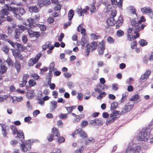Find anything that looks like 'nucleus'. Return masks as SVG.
Masks as SVG:
<instances>
[{"instance_id":"55","label":"nucleus","mask_w":153,"mask_h":153,"mask_svg":"<svg viewBox=\"0 0 153 153\" xmlns=\"http://www.w3.org/2000/svg\"><path fill=\"white\" fill-rule=\"evenodd\" d=\"M137 42L136 40H134L133 42H132L131 45V47L132 49H134L135 47H136L137 45Z\"/></svg>"},{"instance_id":"4","label":"nucleus","mask_w":153,"mask_h":153,"mask_svg":"<svg viewBox=\"0 0 153 153\" xmlns=\"http://www.w3.org/2000/svg\"><path fill=\"white\" fill-rule=\"evenodd\" d=\"M105 48V41L102 40L101 42H99L97 49L98 53L101 56L103 54Z\"/></svg>"},{"instance_id":"46","label":"nucleus","mask_w":153,"mask_h":153,"mask_svg":"<svg viewBox=\"0 0 153 153\" xmlns=\"http://www.w3.org/2000/svg\"><path fill=\"white\" fill-rule=\"evenodd\" d=\"M116 35L119 37H121L124 35V32L122 30H119L117 31Z\"/></svg>"},{"instance_id":"38","label":"nucleus","mask_w":153,"mask_h":153,"mask_svg":"<svg viewBox=\"0 0 153 153\" xmlns=\"http://www.w3.org/2000/svg\"><path fill=\"white\" fill-rule=\"evenodd\" d=\"M31 77L34 79H33L35 80H38L40 78V76L37 74L35 73H33L31 75Z\"/></svg>"},{"instance_id":"29","label":"nucleus","mask_w":153,"mask_h":153,"mask_svg":"<svg viewBox=\"0 0 153 153\" xmlns=\"http://www.w3.org/2000/svg\"><path fill=\"white\" fill-rule=\"evenodd\" d=\"M17 135L16 137V138L18 137L21 140H23L24 139V133L22 131L19 130L17 134Z\"/></svg>"},{"instance_id":"25","label":"nucleus","mask_w":153,"mask_h":153,"mask_svg":"<svg viewBox=\"0 0 153 153\" xmlns=\"http://www.w3.org/2000/svg\"><path fill=\"white\" fill-rule=\"evenodd\" d=\"M29 11L32 13H38L39 10L36 6H30L29 7Z\"/></svg>"},{"instance_id":"15","label":"nucleus","mask_w":153,"mask_h":153,"mask_svg":"<svg viewBox=\"0 0 153 153\" xmlns=\"http://www.w3.org/2000/svg\"><path fill=\"white\" fill-rule=\"evenodd\" d=\"M1 132L2 135L4 137H6L9 132V129L7 128L5 125L1 126Z\"/></svg>"},{"instance_id":"19","label":"nucleus","mask_w":153,"mask_h":153,"mask_svg":"<svg viewBox=\"0 0 153 153\" xmlns=\"http://www.w3.org/2000/svg\"><path fill=\"white\" fill-rule=\"evenodd\" d=\"M110 117L107 120L106 123L107 125L110 124L113 122L116 119V116L114 117L113 114H111Z\"/></svg>"},{"instance_id":"11","label":"nucleus","mask_w":153,"mask_h":153,"mask_svg":"<svg viewBox=\"0 0 153 153\" xmlns=\"http://www.w3.org/2000/svg\"><path fill=\"white\" fill-rule=\"evenodd\" d=\"M151 73V71L150 70H147L144 74H142L140 77V79L144 80L148 79Z\"/></svg>"},{"instance_id":"41","label":"nucleus","mask_w":153,"mask_h":153,"mask_svg":"<svg viewBox=\"0 0 153 153\" xmlns=\"http://www.w3.org/2000/svg\"><path fill=\"white\" fill-rule=\"evenodd\" d=\"M76 12L79 16H83L84 15H82V9L81 7L77 8Z\"/></svg>"},{"instance_id":"48","label":"nucleus","mask_w":153,"mask_h":153,"mask_svg":"<svg viewBox=\"0 0 153 153\" xmlns=\"http://www.w3.org/2000/svg\"><path fill=\"white\" fill-rule=\"evenodd\" d=\"M68 113L63 114L61 113L59 115V117L60 119H66L68 117Z\"/></svg>"},{"instance_id":"54","label":"nucleus","mask_w":153,"mask_h":153,"mask_svg":"<svg viewBox=\"0 0 153 153\" xmlns=\"http://www.w3.org/2000/svg\"><path fill=\"white\" fill-rule=\"evenodd\" d=\"M139 98V95L138 94H136L132 96L130 99L131 101H136Z\"/></svg>"},{"instance_id":"57","label":"nucleus","mask_w":153,"mask_h":153,"mask_svg":"<svg viewBox=\"0 0 153 153\" xmlns=\"http://www.w3.org/2000/svg\"><path fill=\"white\" fill-rule=\"evenodd\" d=\"M29 76L28 74H25L23 75L22 77V80L25 81H27V79L29 78Z\"/></svg>"},{"instance_id":"13","label":"nucleus","mask_w":153,"mask_h":153,"mask_svg":"<svg viewBox=\"0 0 153 153\" xmlns=\"http://www.w3.org/2000/svg\"><path fill=\"white\" fill-rule=\"evenodd\" d=\"M142 12L143 14H146L153 12V10L151 8L149 7H144L141 9Z\"/></svg>"},{"instance_id":"58","label":"nucleus","mask_w":153,"mask_h":153,"mask_svg":"<svg viewBox=\"0 0 153 153\" xmlns=\"http://www.w3.org/2000/svg\"><path fill=\"white\" fill-rule=\"evenodd\" d=\"M107 41L110 44H113L114 42V39L111 36H109L107 38Z\"/></svg>"},{"instance_id":"42","label":"nucleus","mask_w":153,"mask_h":153,"mask_svg":"<svg viewBox=\"0 0 153 153\" xmlns=\"http://www.w3.org/2000/svg\"><path fill=\"white\" fill-rule=\"evenodd\" d=\"M91 37L94 40H97L101 38V36L100 35H96L95 33L91 34Z\"/></svg>"},{"instance_id":"20","label":"nucleus","mask_w":153,"mask_h":153,"mask_svg":"<svg viewBox=\"0 0 153 153\" xmlns=\"http://www.w3.org/2000/svg\"><path fill=\"white\" fill-rule=\"evenodd\" d=\"M123 21V20L122 17H120L119 18L118 20L117 21L116 25V29L119 28L122 25Z\"/></svg>"},{"instance_id":"61","label":"nucleus","mask_w":153,"mask_h":153,"mask_svg":"<svg viewBox=\"0 0 153 153\" xmlns=\"http://www.w3.org/2000/svg\"><path fill=\"white\" fill-rule=\"evenodd\" d=\"M88 123L87 120H83L81 123V126L83 127L87 126L88 125Z\"/></svg>"},{"instance_id":"30","label":"nucleus","mask_w":153,"mask_h":153,"mask_svg":"<svg viewBox=\"0 0 153 153\" xmlns=\"http://www.w3.org/2000/svg\"><path fill=\"white\" fill-rule=\"evenodd\" d=\"M97 45L98 44L97 42L93 41L91 43L90 45L92 51L95 50L97 49Z\"/></svg>"},{"instance_id":"53","label":"nucleus","mask_w":153,"mask_h":153,"mask_svg":"<svg viewBox=\"0 0 153 153\" xmlns=\"http://www.w3.org/2000/svg\"><path fill=\"white\" fill-rule=\"evenodd\" d=\"M57 139V142L59 143H63L65 141V139L62 136H59Z\"/></svg>"},{"instance_id":"34","label":"nucleus","mask_w":153,"mask_h":153,"mask_svg":"<svg viewBox=\"0 0 153 153\" xmlns=\"http://www.w3.org/2000/svg\"><path fill=\"white\" fill-rule=\"evenodd\" d=\"M6 62L8 66L13 67V66L14 63L11 59L8 57L6 60Z\"/></svg>"},{"instance_id":"5","label":"nucleus","mask_w":153,"mask_h":153,"mask_svg":"<svg viewBox=\"0 0 153 153\" xmlns=\"http://www.w3.org/2000/svg\"><path fill=\"white\" fill-rule=\"evenodd\" d=\"M22 150L23 152H26L29 151L31 149V144L29 143H22L21 145Z\"/></svg>"},{"instance_id":"35","label":"nucleus","mask_w":153,"mask_h":153,"mask_svg":"<svg viewBox=\"0 0 153 153\" xmlns=\"http://www.w3.org/2000/svg\"><path fill=\"white\" fill-rule=\"evenodd\" d=\"M8 10L7 8L6 9L5 8L2 9L0 11V13L1 15V16H7L8 14Z\"/></svg>"},{"instance_id":"39","label":"nucleus","mask_w":153,"mask_h":153,"mask_svg":"<svg viewBox=\"0 0 153 153\" xmlns=\"http://www.w3.org/2000/svg\"><path fill=\"white\" fill-rule=\"evenodd\" d=\"M84 149L83 146H81L78 147V149L75 151V153H82Z\"/></svg>"},{"instance_id":"40","label":"nucleus","mask_w":153,"mask_h":153,"mask_svg":"<svg viewBox=\"0 0 153 153\" xmlns=\"http://www.w3.org/2000/svg\"><path fill=\"white\" fill-rule=\"evenodd\" d=\"M51 45V43L49 42H46L45 44L42 46L43 51H45L47 48H48Z\"/></svg>"},{"instance_id":"12","label":"nucleus","mask_w":153,"mask_h":153,"mask_svg":"<svg viewBox=\"0 0 153 153\" xmlns=\"http://www.w3.org/2000/svg\"><path fill=\"white\" fill-rule=\"evenodd\" d=\"M133 105L130 104L129 103L126 104L124 108H123L121 111L123 113H126L129 111L133 107Z\"/></svg>"},{"instance_id":"8","label":"nucleus","mask_w":153,"mask_h":153,"mask_svg":"<svg viewBox=\"0 0 153 153\" xmlns=\"http://www.w3.org/2000/svg\"><path fill=\"white\" fill-rule=\"evenodd\" d=\"M12 47L15 48H18L19 49H22L23 46L18 42L14 43L9 38L7 41Z\"/></svg>"},{"instance_id":"17","label":"nucleus","mask_w":153,"mask_h":153,"mask_svg":"<svg viewBox=\"0 0 153 153\" xmlns=\"http://www.w3.org/2000/svg\"><path fill=\"white\" fill-rule=\"evenodd\" d=\"M12 1H11L10 3H7V4H5L4 5L5 7L9 11H12L14 13H16V11H17V9L15 7H9V5L13 4Z\"/></svg>"},{"instance_id":"23","label":"nucleus","mask_w":153,"mask_h":153,"mask_svg":"<svg viewBox=\"0 0 153 153\" xmlns=\"http://www.w3.org/2000/svg\"><path fill=\"white\" fill-rule=\"evenodd\" d=\"M94 1H93V4L90 5V10L91 14H93L94 13L96 10V7L95 6V2L96 1L95 0H94Z\"/></svg>"},{"instance_id":"60","label":"nucleus","mask_w":153,"mask_h":153,"mask_svg":"<svg viewBox=\"0 0 153 153\" xmlns=\"http://www.w3.org/2000/svg\"><path fill=\"white\" fill-rule=\"evenodd\" d=\"M33 33V37H35L36 38H38L40 35V33L39 32L34 31Z\"/></svg>"},{"instance_id":"18","label":"nucleus","mask_w":153,"mask_h":153,"mask_svg":"<svg viewBox=\"0 0 153 153\" xmlns=\"http://www.w3.org/2000/svg\"><path fill=\"white\" fill-rule=\"evenodd\" d=\"M105 88L101 84L97 85L95 88H94V90L95 92L98 93H101L102 92L101 90H104Z\"/></svg>"},{"instance_id":"9","label":"nucleus","mask_w":153,"mask_h":153,"mask_svg":"<svg viewBox=\"0 0 153 153\" xmlns=\"http://www.w3.org/2000/svg\"><path fill=\"white\" fill-rule=\"evenodd\" d=\"M12 47L15 48H18L19 49H22L23 46L18 42L14 43L9 38L7 41Z\"/></svg>"},{"instance_id":"49","label":"nucleus","mask_w":153,"mask_h":153,"mask_svg":"<svg viewBox=\"0 0 153 153\" xmlns=\"http://www.w3.org/2000/svg\"><path fill=\"white\" fill-rule=\"evenodd\" d=\"M128 94H123L120 100L121 102H123L126 100V98Z\"/></svg>"},{"instance_id":"45","label":"nucleus","mask_w":153,"mask_h":153,"mask_svg":"<svg viewBox=\"0 0 153 153\" xmlns=\"http://www.w3.org/2000/svg\"><path fill=\"white\" fill-rule=\"evenodd\" d=\"M11 129L12 130H13L12 131V133L14 135L16 134H17L19 131L18 130L17 128L14 126H12Z\"/></svg>"},{"instance_id":"59","label":"nucleus","mask_w":153,"mask_h":153,"mask_svg":"<svg viewBox=\"0 0 153 153\" xmlns=\"http://www.w3.org/2000/svg\"><path fill=\"white\" fill-rule=\"evenodd\" d=\"M37 26H38L39 27L41 30L45 31L46 30V27L44 25L37 24Z\"/></svg>"},{"instance_id":"51","label":"nucleus","mask_w":153,"mask_h":153,"mask_svg":"<svg viewBox=\"0 0 153 153\" xmlns=\"http://www.w3.org/2000/svg\"><path fill=\"white\" fill-rule=\"evenodd\" d=\"M37 5L40 8L43 7L44 6L43 0H38Z\"/></svg>"},{"instance_id":"27","label":"nucleus","mask_w":153,"mask_h":153,"mask_svg":"<svg viewBox=\"0 0 153 153\" xmlns=\"http://www.w3.org/2000/svg\"><path fill=\"white\" fill-rule=\"evenodd\" d=\"M22 33L19 29L16 28L14 31V35L16 39H19V37L20 36V34Z\"/></svg>"},{"instance_id":"56","label":"nucleus","mask_w":153,"mask_h":153,"mask_svg":"<svg viewBox=\"0 0 153 153\" xmlns=\"http://www.w3.org/2000/svg\"><path fill=\"white\" fill-rule=\"evenodd\" d=\"M81 42V44L82 46H85L86 44L87 43V41L84 37L82 38Z\"/></svg>"},{"instance_id":"21","label":"nucleus","mask_w":153,"mask_h":153,"mask_svg":"<svg viewBox=\"0 0 153 153\" xmlns=\"http://www.w3.org/2000/svg\"><path fill=\"white\" fill-rule=\"evenodd\" d=\"M51 105L50 109L52 111H53L57 107V102L56 101H51L50 102Z\"/></svg>"},{"instance_id":"52","label":"nucleus","mask_w":153,"mask_h":153,"mask_svg":"<svg viewBox=\"0 0 153 153\" xmlns=\"http://www.w3.org/2000/svg\"><path fill=\"white\" fill-rule=\"evenodd\" d=\"M65 108L68 111V113H71L72 112L73 110L75 108V107L74 106H73L69 107H66Z\"/></svg>"},{"instance_id":"7","label":"nucleus","mask_w":153,"mask_h":153,"mask_svg":"<svg viewBox=\"0 0 153 153\" xmlns=\"http://www.w3.org/2000/svg\"><path fill=\"white\" fill-rule=\"evenodd\" d=\"M23 47L22 49H19L18 48H15L13 51V56L16 59H20L22 58V55L20 53V50L23 49Z\"/></svg>"},{"instance_id":"37","label":"nucleus","mask_w":153,"mask_h":153,"mask_svg":"<svg viewBox=\"0 0 153 153\" xmlns=\"http://www.w3.org/2000/svg\"><path fill=\"white\" fill-rule=\"evenodd\" d=\"M29 85L30 87H33L36 84V81L33 79H30L28 81Z\"/></svg>"},{"instance_id":"33","label":"nucleus","mask_w":153,"mask_h":153,"mask_svg":"<svg viewBox=\"0 0 153 153\" xmlns=\"http://www.w3.org/2000/svg\"><path fill=\"white\" fill-rule=\"evenodd\" d=\"M74 11L72 10H70L68 12V20H71L73 18L74 15Z\"/></svg>"},{"instance_id":"64","label":"nucleus","mask_w":153,"mask_h":153,"mask_svg":"<svg viewBox=\"0 0 153 153\" xmlns=\"http://www.w3.org/2000/svg\"><path fill=\"white\" fill-rule=\"evenodd\" d=\"M48 22L51 24L53 23L54 21V19L52 17H49L47 19Z\"/></svg>"},{"instance_id":"3","label":"nucleus","mask_w":153,"mask_h":153,"mask_svg":"<svg viewBox=\"0 0 153 153\" xmlns=\"http://www.w3.org/2000/svg\"><path fill=\"white\" fill-rule=\"evenodd\" d=\"M141 147L139 146H133L131 147H128L126 149V153H139L141 150Z\"/></svg>"},{"instance_id":"44","label":"nucleus","mask_w":153,"mask_h":153,"mask_svg":"<svg viewBox=\"0 0 153 153\" xmlns=\"http://www.w3.org/2000/svg\"><path fill=\"white\" fill-rule=\"evenodd\" d=\"M18 28H16V29H19L20 31L22 33L26 30V27L23 25H19L18 26Z\"/></svg>"},{"instance_id":"63","label":"nucleus","mask_w":153,"mask_h":153,"mask_svg":"<svg viewBox=\"0 0 153 153\" xmlns=\"http://www.w3.org/2000/svg\"><path fill=\"white\" fill-rule=\"evenodd\" d=\"M44 6H47L51 4L50 0H43Z\"/></svg>"},{"instance_id":"43","label":"nucleus","mask_w":153,"mask_h":153,"mask_svg":"<svg viewBox=\"0 0 153 153\" xmlns=\"http://www.w3.org/2000/svg\"><path fill=\"white\" fill-rule=\"evenodd\" d=\"M100 94L97 97V99H98L101 100L102 97H104L107 94L105 92H102L101 93H100Z\"/></svg>"},{"instance_id":"6","label":"nucleus","mask_w":153,"mask_h":153,"mask_svg":"<svg viewBox=\"0 0 153 153\" xmlns=\"http://www.w3.org/2000/svg\"><path fill=\"white\" fill-rule=\"evenodd\" d=\"M27 21L28 23L27 24L28 26L31 28L34 27L37 25L38 24L33 18H29L27 19Z\"/></svg>"},{"instance_id":"24","label":"nucleus","mask_w":153,"mask_h":153,"mask_svg":"<svg viewBox=\"0 0 153 153\" xmlns=\"http://www.w3.org/2000/svg\"><path fill=\"white\" fill-rule=\"evenodd\" d=\"M14 66L17 72H19L21 70V65L20 63L17 60H16L14 63Z\"/></svg>"},{"instance_id":"16","label":"nucleus","mask_w":153,"mask_h":153,"mask_svg":"<svg viewBox=\"0 0 153 153\" xmlns=\"http://www.w3.org/2000/svg\"><path fill=\"white\" fill-rule=\"evenodd\" d=\"M51 134L54 137H57L60 136V134L59 129L56 127L53 128L51 130Z\"/></svg>"},{"instance_id":"1","label":"nucleus","mask_w":153,"mask_h":153,"mask_svg":"<svg viewBox=\"0 0 153 153\" xmlns=\"http://www.w3.org/2000/svg\"><path fill=\"white\" fill-rule=\"evenodd\" d=\"M146 21V19L143 16L141 17L140 20L137 22L135 19H133L131 22V24L133 29L137 30L139 31L143 29L144 27L146 26V25L144 24L141 23L142 22H144Z\"/></svg>"},{"instance_id":"26","label":"nucleus","mask_w":153,"mask_h":153,"mask_svg":"<svg viewBox=\"0 0 153 153\" xmlns=\"http://www.w3.org/2000/svg\"><path fill=\"white\" fill-rule=\"evenodd\" d=\"M37 62L38 61L36 59V58H32L29 60L28 62V65L29 66H32Z\"/></svg>"},{"instance_id":"14","label":"nucleus","mask_w":153,"mask_h":153,"mask_svg":"<svg viewBox=\"0 0 153 153\" xmlns=\"http://www.w3.org/2000/svg\"><path fill=\"white\" fill-rule=\"evenodd\" d=\"M150 129L146 128L145 131H141L140 132L144 135V137L146 140L149 139V137L150 134Z\"/></svg>"},{"instance_id":"31","label":"nucleus","mask_w":153,"mask_h":153,"mask_svg":"<svg viewBox=\"0 0 153 153\" xmlns=\"http://www.w3.org/2000/svg\"><path fill=\"white\" fill-rule=\"evenodd\" d=\"M7 67L4 65H1L0 67V74H3L7 71Z\"/></svg>"},{"instance_id":"50","label":"nucleus","mask_w":153,"mask_h":153,"mask_svg":"<svg viewBox=\"0 0 153 153\" xmlns=\"http://www.w3.org/2000/svg\"><path fill=\"white\" fill-rule=\"evenodd\" d=\"M54 137L52 134H50L47 137V138L49 142H51L54 140Z\"/></svg>"},{"instance_id":"47","label":"nucleus","mask_w":153,"mask_h":153,"mask_svg":"<svg viewBox=\"0 0 153 153\" xmlns=\"http://www.w3.org/2000/svg\"><path fill=\"white\" fill-rule=\"evenodd\" d=\"M8 36L5 34H1L0 35V39L7 41L9 39Z\"/></svg>"},{"instance_id":"22","label":"nucleus","mask_w":153,"mask_h":153,"mask_svg":"<svg viewBox=\"0 0 153 153\" xmlns=\"http://www.w3.org/2000/svg\"><path fill=\"white\" fill-rule=\"evenodd\" d=\"M34 91L32 89L29 90L26 93V96L28 98H32L34 96Z\"/></svg>"},{"instance_id":"32","label":"nucleus","mask_w":153,"mask_h":153,"mask_svg":"<svg viewBox=\"0 0 153 153\" xmlns=\"http://www.w3.org/2000/svg\"><path fill=\"white\" fill-rule=\"evenodd\" d=\"M114 20L113 17H110L106 21L108 25V26L113 25L114 24Z\"/></svg>"},{"instance_id":"28","label":"nucleus","mask_w":153,"mask_h":153,"mask_svg":"<svg viewBox=\"0 0 153 153\" xmlns=\"http://www.w3.org/2000/svg\"><path fill=\"white\" fill-rule=\"evenodd\" d=\"M79 134L80 136L83 138H86L88 137L87 134L81 128H79Z\"/></svg>"},{"instance_id":"2","label":"nucleus","mask_w":153,"mask_h":153,"mask_svg":"<svg viewBox=\"0 0 153 153\" xmlns=\"http://www.w3.org/2000/svg\"><path fill=\"white\" fill-rule=\"evenodd\" d=\"M139 31L137 30L133 29L132 26V27H129L126 31V36L128 40L131 41L139 37L140 35L138 32Z\"/></svg>"},{"instance_id":"36","label":"nucleus","mask_w":153,"mask_h":153,"mask_svg":"<svg viewBox=\"0 0 153 153\" xmlns=\"http://www.w3.org/2000/svg\"><path fill=\"white\" fill-rule=\"evenodd\" d=\"M139 45L141 46H143L146 45L148 44L147 41L144 39H140L138 42Z\"/></svg>"},{"instance_id":"10","label":"nucleus","mask_w":153,"mask_h":153,"mask_svg":"<svg viewBox=\"0 0 153 153\" xmlns=\"http://www.w3.org/2000/svg\"><path fill=\"white\" fill-rule=\"evenodd\" d=\"M90 124L94 126H101L102 125V123L101 120L98 119L91 120L90 122Z\"/></svg>"},{"instance_id":"62","label":"nucleus","mask_w":153,"mask_h":153,"mask_svg":"<svg viewBox=\"0 0 153 153\" xmlns=\"http://www.w3.org/2000/svg\"><path fill=\"white\" fill-rule=\"evenodd\" d=\"M57 124L58 127H62L63 125L62 121L60 120H58L57 121Z\"/></svg>"}]
</instances>
